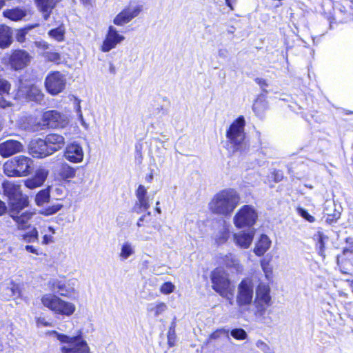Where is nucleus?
I'll return each mask as SVG.
<instances>
[{
	"mask_svg": "<svg viewBox=\"0 0 353 353\" xmlns=\"http://www.w3.org/2000/svg\"><path fill=\"white\" fill-rule=\"evenodd\" d=\"M225 333H227V332L223 329L217 330L216 331L210 334V338L212 339H216L219 338L221 334Z\"/></svg>",
	"mask_w": 353,
	"mask_h": 353,
	"instance_id": "obj_54",
	"label": "nucleus"
},
{
	"mask_svg": "<svg viewBox=\"0 0 353 353\" xmlns=\"http://www.w3.org/2000/svg\"><path fill=\"white\" fill-rule=\"evenodd\" d=\"M154 176L153 174L151 172L150 174L147 175L145 176L146 181L150 183L153 180Z\"/></svg>",
	"mask_w": 353,
	"mask_h": 353,
	"instance_id": "obj_63",
	"label": "nucleus"
},
{
	"mask_svg": "<svg viewBox=\"0 0 353 353\" xmlns=\"http://www.w3.org/2000/svg\"><path fill=\"white\" fill-rule=\"evenodd\" d=\"M10 83L5 80V79H0V94L3 95L4 94H8L10 90Z\"/></svg>",
	"mask_w": 353,
	"mask_h": 353,
	"instance_id": "obj_47",
	"label": "nucleus"
},
{
	"mask_svg": "<svg viewBox=\"0 0 353 353\" xmlns=\"http://www.w3.org/2000/svg\"><path fill=\"white\" fill-rule=\"evenodd\" d=\"M236 1V0H225V3L231 10H234L232 4L235 3Z\"/></svg>",
	"mask_w": 353,
	"mask_h": 353,
	"instance_id": "obj_62",
	"label": "nucleus"
},
{
	"mask_svg": "<svg viewBox=\"0 0 353 353\" xmlns=\"http://www.w3.org/2000/svg\"><path fill=\"white\" fill-rule=\"evenodd\" d=\"M135 252L134 246L130 241H125L121 245L119 257L121 260H126Z\"/></svg>",
	"mask_w": 353,
	"mask_h": 353,
	"instance_id": "obj_34",
	"label": "nucleus"
},
{
	"mask_svg": "<svg viewBox=\"0 0 353 353\" xmlns=\"http://www.w3.org/2000/svg\"><path fill=\"white\" fill-rule=\"evenodd\" d=\"M256 345L258 348H259L265 353H271L272 352L270 346L267 343L261 340L256 341Z\"/></svg>",
	"mask_w": 353,
	"mask_h": 353,
	"instance_id": "obj_50",
	"label": "nucleus"
},
{
	"mask_svg": "<svg viewBox=\"0 0 353 353\" xmlns=\"http://www.w3.org/2000/svg\"><path fill=\"white\" fill-rule=\"evenodd\" d=\"M28 200L27 196H22L16 199H11L8 201L9 214L12 215L19 214L21 210L28 206Z\"/></svg>",
	"mask_w": 353,
	"mask_h": 353,
	"instance_id": "obj_23",
	"label": "nucleus"
},
{
	"mask_svg": "<svg viewBox=\"0 0 353 353\" xmlns=\"http://www.w3.org/2000/svg\"><path fill=\"white\" fill-rule=\"evenodd\" d=\"M151 215V212H148L147 214H143L142 215L139 219H138V221L137 223V225L138 227H141L142 226V223L144 222V221H147L146 220V218L148 216H150Z\"/></svg>",
	"mask_w": 353,
	"mask_h": 353,
	"instance_id": "obj_55",
	"label": "nucleus"
},
{
	"mask_svg": "<svg viewBox=\"0 0 353 353\" xmlns=\"http://www.w3.org/2000/svg\"><path fill=\"white\" fill-rule=\"evenodd\" d=\"M50 190L46 188L40 190L35 196V203L38 206H42L50 201Z\"/></svg>",
	"mask_w": 353,
	"mask_h": 353,
	"instance_id": "obj_36",
	"label": "nucleus"
},
{
	"mask_svg": "<svg viewBox=\"0 0 353 353\" xmlns=\"http://www.w3.org/2000/svg\"><path fill=\"white\" fill-rule=\"evenodd\" d=\"M318 245L319 246L320 252H322L323 249L324 248V242H323V238L321 235L319 237V239L318 241Z\"/></svg>",
	"mask_w": 353,
	"mask_h": 353,
	"instance_id": "obj_60",
	"label": "nucleus"
},
{
	"mask_svg": "<svg viewBox=\"0 0 353 353\" xmlns=\"http://www.w3.org/2000/svg\"><path fill=\"white\" fill-rule=\"evenodd\" d=\"M43 121L49 128H63L68 124L69 119L67 115L52 110L43 113Z\"/></svg>",
	"mask_w": 353,
	"mask_h": 353,
	"instance_id": "obj_13",
	"label": "nucleus"
},
{
	"mask_svg": "<svg viewBox=\"0 0 353 353\" xmlns=\"http://www.w3.org/2000/svg\"><path fill=\"white\" fill-rule=\"evenodd\" d=\"M297 212L299 215H301L303 218L308 221L309 222H314L315 219L312 215L309 214V213L302 208H298Z\"/></svg>",
	"mask_w": 353,
	"mask_h": 353,
	"instance_id": "obj_49",
	"label": "nucleus"
},
{
	"mask_svg": "<svg viewBox=\"0 0 353 353\" xmlns=\"http://www.w3.org/2000/svg\"><path fill=\"white\" fill-rule=\"evenodd\" d=\"M65 190V187L61 185L52 188V192L57 196V199H60L61 197L64 196Z\"/></svg>",
	"mask_w": 353,
	"mask_h": 353,
	"instance_id": "obj_48",
	"label": "nucleus"
},
{
	"mask_svg": "<svg viewBox=\"0 0 353 353\" xmlns=\"http://www.w3.org/2000/svg\"><path fill=\"white\" fill-rule=\"evenodd\" d=\"M34 215V212L26 211L22 213L12 215L11 218L17 223L19 230H26L29 228L28 221Z\"/></svg>",
	"mask_w": 353,
	"mask_h": 353,
	"instance_id": "obj_26",
	"label": "nucleus"
},
{
	"mask_svg": "<svg viewBox=\"0 0 353 353\" xmlns=\"http://www.w3.org/2000/svg\"><path fill=\"white\" fill-rule=\"evenodd\" d=\"M84 157L82 146L76 141L69 143L64 151V157L68 161L78 163H81Z\"/></svg>",
	"mask_w": 353,
	"mask_h": 353,
	"instance_id": "obj_18",
	"label": "nucleus"
},
{
	"mask_svg": "<svg viewBox=\"0 0 353 353\" xmlns=\"http://www.w3.org/2000/svg\"><path fill=\"white\" fill-rule=\"evenodd\" d=\"M175 290V285L171 282H165L160 287V292L163 294H170Z\"/></svg>",
	"mask_w": 353,
	"mask_h": 353,
	"instance_id": "obj_43",
	"label": "nucleus"
},
{
	"mask_svg": "<svg viewBox=\"0 0 353 353\" xmlns=\"http://www.w3.org/2000/svg\"><path fill=\"white\" fill-rule=\"evenodd\" d=\"M41 233L43 234L41 241L42 245H48L54 242L53 234H55V230L52 227L43 228L41 230Z\"/></svg>",
	"mask_w": 353,
	"mask_h": 353,
	"instance_id": "obj_35",
	"label": "nucleus"
},
{
	"mask_svg": "<svg viewBox=\"0 0 353 353\" xmlns=\"http://www.w3.org/2000/svg\"><path fill=\"white\" fill-rule=\"evenodd\" d=\"M245 121L243 116L234 120L226 131V137L233 152L240 150L244 146Z\"/></svg>",
	"mask_w": 353,
	"mask_h": 353,
	"instance_id": "obj_8",
	"label": "nucleus"
},
{
	"mask_svg": "<svg viewBox=\"0 0 353 353\" xmlns=\"http://www.w3.org/2000/svg\"><path fill=\"white\" fill-rule=\"evenodd\" d=\"M58 340L64 345L61 347L62 353H89L90 347L81 332L76 336H68L55 332Z\"/></svg>",
	"mask_w": 353,
	"mask_h": 353,
	"instance_id": "obj_6",
	"label": "nucleus"
},
{
	"mask_svg": "<svg viewBox=\"0 0 353 353\" xmlns=\"http://www.w3.org/2000/svg\"><path fill=\"white\" fill-rule=\"evenodd\" d=\"M261 103H263L262 101L256 100L255 103L253 104L252 109L254 112H256V114L259 113V105Z\"/></svg>",
	"mask_w": 353,
	"mask_h": 353,
	"instance_id": "obj_58",
	"label": "nucleus"
},
{
	"mask_svg": "<svg viewBox=\"0 0 353 353\" xmlns=\"http://www.w3.org/2000/svg\"><path fill=\"white\" fill-rule=\"evenodd\" d=\"M221 260L222 263L232 271L241 272L243 270V266L240 263L239 260L232 254L224 255Z\"/></svg>",
	"mask_w": 353,
	"mask_h": 353,
	"instance_id": "obj_27",
	"label": "nucleus"
},
{
	"mask_svg": "<svg viewBox=\"0 0 353 353\" xmlns=\"http://www.w3.org/2000/svg\"><path fill=\"white\" fill-rule=\"evenodd\" d=\"M62 208V204L57 203L43 210L42 214L46 216L52 215L59 212Z\"/></svg>",
	"mask_w": 353,
	"mask_h": 353,
	"instance_id": "obj_42",
	"label": "nucleus"
},
{
	"mask_svg": "<svg viewBox=\"0 0 353 353\" xmlns=\"http://www.w3.org/2000/svg\"><path fill=\"white\" fill-rule=\"evenodd\" d=\"M254 235L253 230L241 231L234 234V241L237 246L241 248H248L252 242Z\"/></svg>",
	"mask_w": 353,
	"mask_h": 353,
	"instance_id": "obj_22",
	"label": "nucleus"
},
{
	"mask_svg": "<svg viewBox=\"0 0 353 353\" xmlns=\"http://www.w3.org/2000/svg\"><path fill=\"white\" fill-rule=\"evenodd\" d=\"M30 61L28 53L24 50L14 51L10 59V63L14 70H21L26 67Z\"/></svg>",
	"mask_w": 353,
	"mask_h": 353,
	"instance_id": "obj_20",
	"label": "nucleus"
},
{
	"mask_svg": "<svg viewBox=\"0 0 353 353\" xmlns=\"http://www.w3.org/2000/svg\"><path fill=\"white\" fill-rule=\"evenodd\" d=\"M60 0H37V5L39 9L43 12L46 20L50 16L52 10Z\"/></svg>",
	"mask_w": 353,
	"mask_h": 353,
	"instance_id": "obj_29",
	"label": "nucleus"
},
{
	"mask_svg": "<svg viewBox=\"0 0 353 353\" xmlns=\"http://www.w3.org/2000/svg\"><path fill=\"white\" fill-rule=\"evenodd\" d=\"M341 212L334 208V205L325 207L323 210V218L328 224H332L340 218Z\"/></svg>",
	"mask_w": 353,
	"mask_h": 353,
	"instance_id": "obj_32",
	"label": "nucleus"
},
{
	"mask_svg": "<svg viewBox=\"0 0 353 353\" xmlns=\"http://www.w3.org/2000/svg\"><path fill=\"white\" fill-rule=\"evenodd\" d=\"M22 240L26 243H34L39 241V232L37 230L34 228L31 231L23 234Z\"/></svg>",
	"mask_w": 353,
	"mask_h": 353,
	"instance_id": "obj_38",
	"label": "nucleus"
},
{
	"mask_svg": "<svg viewBox=\"0 0 353 353\" xmlns=\"http://www.w3.org/2000/svg\"><path fill=\"white\" fill-rule=\"evenodd\" d=\"M255 81L259 84L260 85L261 87L263 86H267V83L265 82V81L263 79H261V78H256L255 79Z\"/></svg>",
	"mask_w": 353,
	"mask_h": 353,
	"instance_id": "obj_61",
	"label": "nucleus"
},
{
	"mask_svg": "<svg viewBox=\"0 0 353 353\" xmlns=\"http://www.w3.org/2000/svg\"><path fill=\"white\" fill-rule=\"evenodd\" d=\"M13 41V32L11 28L0 25V48H9Z\"/></svg>",
	"mask_w": 353,
	"mask_h": 353,
	"instance_id": "obj_25",
	"label": "nucleus"
},
{
	"mask_svg": "<svg viewBox=\"0 0 353 353\" xmlns=\"http://www.w3.org/2000/svg\"><path fill=\"white\" fill-rule=\"evenodd\" d=\"M137 201L133 207V211L137 214L147 211L150 207V199L148 190L143 185H139L136 190Z\"/></svg>",
	"mask_w": 353,
	"mask_h": 353,
	"instance_id": "obj_17",
	"label": "nucleus"
},
{
	"mask_svg": "<svg viewBox=\"0 0 353 353\" xmlns=\"http://www.w3.org/2000/svg\"><path fill=\"white\" fill-rule=\"evenodd\" d=\"M25 250L28 252H30V253H32V254H34L36 255H40L41 254V252H39V249L36 248L33 245H27L25 246Z\"/></svg>",
	"mask_w": 353,
	"mask_h": 353,
	"instance_id": "obj_53",
	"label": "nucleus"
},
{
	"mask_svg": "<svg viewBox=\"0 0 353 353\" xmlns=\"http://www.w3.org/2000/svg\"><path fill=\"white\" fill-rule=\"evenodd\" d=\"M65 145L63 135L51 133L44 139H39L32 147V154L38 158H43L61 150Z\"/></svg>",
	"mask_w": 353,
	"mask_h": 353,
	"instance_id": "obj_3",
	"label": "nucleus"
},
{
	"mask_svg": "<svg viewBox=\"0 0 353 353\" xmlns=\"http://www.w3.org/2000/svg\"><path fill=\"white\" fill-rule=\"evenodd\" d=\"M273 175H274V181L276 182L281 181L283 178V173L279 171H274L273 173Z\"/></svg>",
	"mask_w": 353,
	"mask_h": 353,
	"instance_id": "obj_57",
	"label": "nucleus"
},
{
	"mask_svg": "<svg viewBox=\"0 0 353 353\" xmlns=\"http://www.w3.org/2000/svg\"><path fill=\"white\" fill-rule=\"evenodd\" d=\"M34 168V161L23 155L14 157L3 165L5 174L10 177H22L30 174Z\"/></svg>",
	"mask_w": 353,
	"mask_h": 353,
	"instance_id": "obj_4",
	"label": "nucleus"
},
{
	"mask_svg": "<svg viewBox=\"0 0 353 353\" xmlns=\"http://www.w3.org/2000/svg\"><path fill=\"white\" fill-rule=\"evenodd\" d=\"M230 231L229 225L225 223L222 228L214 234V240L218 244H223L229 239Z\"/></svg>",
	"mask_w": 353,
	"mask_h": 353,
	"instance_id": "obj_33",
	"label": "nucleus"
},
{
	"mask_svg": "<svg viewBox=\"0 0 353 353\" xmlns=\"http://www.w3.org/2000/svg\"><path fill=\"white\" fill-rule=\"evenodd\" d=\"M77 112L78 114L79 119L80 120L81 125L85 129H88V124L85 121V120H84V119L83 117V114H82V112H81V106H80L79 103H78L77 105Z\"/></svg>",
	"mask_w": 353,
	"mask_h": 353,
	"instance_id": "obj_51",
	"label": "nucleus"
},
{
	"mask_svg": "<svg viewBox=\"0 0 353 353\" xmlns=\"http://www.w3.org/2000/svg\"><path fill=\"white\" fill-rule=\"evenodd\" d=\"M76 281L72 280H54L52 281V289L62 296L72 297L75 293Z\"/></svg>",
	"mask_w": 353,
	"mask_h": 353,
	"instance_id": "obj_16",
	"label": "nucleus"
},
{
	"mask_svg": "<svg viewBox=\"0 0 353 353\" xmlns=\"http://www.w3.org/2000/svg\"><path fill=\"white\" fill-rule=\"evenodd\" d=\"M272 303L270 285L260 283L256 290V297L251 310L256 322L263 324H270L272 322V318L269 316L270 312L268 310Z\"/></svg>",
	"mask_w": 353,
	"mask_h": 353,
	"instance_id": "obj_1",
	"label": "nucleus"
},
{
	"mask_svg": "<svg viewBox=\"0 0 353 353\" xmlns=\"http://www.w3.org/2000/svg\"><path fill=\"white\" fill-rule=\"evenodd\" d=\"M35 45L37 47L40 48H43V49H48L49 48L48 43L44 41H36Z\"/></svg>",
	"mask_w": 353,
	"mask_h": 353,
	"instance_id": "obj_56",
	"label": "nucleus"
},
{
	"mask_svg": "<svg viewBox=\"0 0 353 353\" xmlns=\"http://www.w3.org/2000/svg\"><path fill=\"white\" fill-rule=\"evenodd\" d=\"M124 40L125 37L119 34L114 26H110L101 46V50L103 52H108Z\"/></svg>",
	"mask_w": 353,
	"mask_h": 353,
	"instance_id": "obj_14",
	"label": "nucleus"
},
{
	"mask_svg": "<svg viewBox=\"0 0 353 353\" xmlns=\"http://www.w3.org/2000/svg\"><path fill=\"white\" fill-rule=\"evenodd\" d=\"M3 15L12 21H17L23 19L27 15V12L22 8H14L4 10Z\"/></svg>",
	"mask_w": 353,
	"mask_h": 353,
	"instance_id": "obj_31",
	"label": "nucleus"
},
{
	"mask_svg": "<svg viewBox=\"0 0 353 353\" xmlns=\"http://www.w3.org/2000/svg\"><path fill=\"white\" fill-rule=\"evenodd\" d=\"M48 174V170L45 168H41L37 169L33 177L29 178L24 181L26 187L33 190L41 186L46 180Z\"/></svg>",
	"mask_w": 353,
	"mask_h": 353,
	"instance_id": "obj_21",
	"label": "nucleus"
},
{
	"mask_svg": "<svg viewBox=\"0 0 353 353\" xmlns=\"http://www.w3.org/2000/svg\"><path fill=\"white\" fill-rule=\"evenodd\" d=\"M2 190L3 194L8 198V201L23 196L21 186L10 181H4L2 183Z\"/></svg>",
	"mask_w": 353,
	"mask_h": 353,
	"instance_id": "obj_24",
	"label": "nucleus"
},
{
	"mask_svg": "<svg viewBox=\"0 0 353 353\" xmlns=\"http://www.w3.org/2000/svg\"><path fill=\"white\" fill-rule=\"evenodd\" d=\"M231 335L236 339L243 340L248 336L246 332L242 328H236L231 331Z\"/></svg>",
	"mask_w": 353,
	"mask_h": 353,
	"instance_id": "obj_44",
	"label": "nucleus"
},
{
	"mask_svg": "<svg viewBox=\"0 0 353 353\" xmlns=\"http://www.w3.org/2000/svg\"><path fill=\"white\" fill-rule=\"evenodd\" d=\"M48 34L51 37L54 38L58 41H61L63 40L64 30L61 27L51 30Z\"/></svg>",
	"mask_w": 353,
	"mask_h": 353,
	"instance_id": "obj_40",
	"label": "nucleus"
},
{
	"mask_svg": "<svg viewBox=\"0 0 353 353\" xmlns=\"http://www.w3.org/2000/svg\"><path fill=\"white\" fill-rule=\"evenodd\" d=\"M41 303L54 312L63 316H72L75 310L76 306L74 303L66 301L53 294H46L41 299Z\"/></svg>",
	"mask_w": 353,
	"mask_h": 353,
	"instance_id": "obj_5",
	"label": "nucleus"
},
{
	"mask_svg": "<svg viewBox=\"0 0 353 353\" xmlns=\"http://www.w3.org/2000/svg\"><path fill=\"white\" fill-rule=\"evenodd\" d=\"M43 56L46 59H47L49 61L52 62H59L60 61V54L58 52H46L43 54Z\"/></svg>",
	"mask_w": 353,
	"mask_h": 353,
	"instance_id": "obj_46",
	"label": "nucleus"
},
{
	"mask_svg": "<svg viewBox=\"0 0 353 353\" xmlns=\"http://www.w3.org/2000/svg\"><path fill=\"white\" fill-rule=\"evenodd\" d=\"M11 105L12 103L0 94V108L6 109Z\"/></svg>",
	"mask_w": 353,
	"mask_h": 353,
	"instance_id": "obj_52",
	"label": "nucleus"
},
{
	"mask_svg": "<svg viewBox=\"0 0 353 353\" xmlns=\"http://www.w3.org/2000/svg\"><path fill=\"white\" fill-rule=\"evenodd\" d=\"M7 211V207L4 202L0 200V216L4 214Z\"/></svg>",
	"mask_w": 353,
	"mask_h": 353,
	"instance_id": "obj_59",
	"label": "nucleus"
},
{
	"mask_svg": "<svg viewBox=\"0 0 353 353\" xmlns=\"http://www.w3.org/2000/svg\"><path fill=\"white\" fill-rule=\"evenodd\" d=\"M212 288L221 296L231 300L234 286L228 278V274L222 268H216L211 274Z\"/></svg>",
	"mask_w": 353,
	"mask_h": 353,
	"instance_id": "obj_7",
	"label": "nucleus"
},
{
	"mask_svg": "<svg viewBox=\"0 0 353 353\" xmlns=\"http://www.w3.org/2000/svg\"><path fill=\"white\" fill-rule=\"evenodd\" d=\"M17 96L19 99L33 101L39 103H41L44 99V94L40 88L35 85H27L21 81Z\"/></svg>",
	"mask_w": 353,
	"mask_h": 353,
	"instance_id": "obj_12",
	"label": "nucleus"
},
{
	"mask_svg": "<svg viewBox=\"0 0 353 353\" xmlns=\"http://www.w3.org/2000/svg\"><path fill=\"white\" fill-rule=\"evenodd\" d=\"M271 245V241L268 236L265 234H262L256 243V246L254 249V252L256 255L261 256L263 255L266 251L270 248Z\"/></svg>",
	"mask_w": 353,
	"mask_h": 353,
	"instance_id": "obj_30",
	"label": "nucleus"
},
{
	"mask_svg": "<svg viewBox=\"0 0 353 353\" xmlns=\"http://www.w3.org/2000/svg\"><path fill=\"white\" fill-rule=\"evenodd\" d=\"M240 202L239 193L232 188L217 192L209 203L210 210L214 214L230 216Z\"/></svg>",
	"mask_w": 353,
	"mask_h": 353,
	"instance_id": "obj_2",
	"label": "nucleus"
},
{
	"mask_svg": "<svg viewBox=\"0 0 353 353\" xmlns=\"http://www.w3.org/2000/svg\"><path fill=\"white\" fill-rule=\"evenodd\" d=\"M261 266L265 274L266 279L268 280H270L272 272V269L270 265V261L266 259L261 260Z\"/></svg>",
	"mask_w": 353,
	"mask_h": 353,
	"instance_id": "obj_41",
	"label": "nucleus"
},
{
	"mask_svg": "<svg viewBox=\"0 0 353 353\" xmlns=\"http://www.w3.org/2000/svg\"><path fill=\"white\" fill-rule=\"evenodd\" d=\"M175 326L176 324L174 322L172 323L170 329L168 332V343L170 346L174 345V341L176 339V334H175Z\"/></svg>",
	"mask_w": 353,
	"mask_h": 353,
	"instance_id": "obj_45",
	"label": "nucleus"
},
{
	"mask_svg": "<svg viewBox=\"0 0 353 353\" xmlns=\"http://www.w3.org/2000/svg\"><path fill=\"white\" fill-rule=\"evenodd\" d=\"M258 217L255 209L249 205H243L233 218L234 225L238 228L251 226L254 224Z\"/></svg>",
	"mask_w": 353,
	"mask_h": 353,
	"instance_id": "obj_10",
	"label": "nucleus"
},
{
	"mask_svg": "<svg viewBox=\"0 0 353 353\" xmlns=\"http://www.w3.org/2000/svg\"><path fill=\"white\" fill-rule=\"evenodd\" d=\"M24 147L23 144L16 140H8L0 143V154L3 157H8L16 153L23 152Z\"/></svg>",
	"mask_w": 353,
	"mask_h": 353,
	"instance_id": "obj_19",
	"label": "nucleus"
},
{
	"mask_svg": "<svg viewBox=\"0 0 353 353\" xmlns=\"http://www.w3.org/2000/svg\"><path fill=\"white\" fill-rule=\"evenodd\" d=\"M141 6H140L126 7L116 15L113 23L117 26H123L137 17L141 12Z\"/></svg>",
	"mask_w": 353,
	"mask_h": 353,
	"instance_id": "obj_15",
	"label": "nucleus"
},
{
	"mask_svg": "<svg viewBox=\"0 0 353 353\" xmlns=\"http://www.w3.org/2000/svg\"><path fill=\"white\" fill-rule=\"evenodd\" d=\"M59 174L63 179H72L75 176V170L66 163L61 165Z\"/></svg>",
	"mask_w": 353,
	"mask_h": 353,
	"instance_id": "obj_37",
	"label": "nucleus"
},
{
	"mask_svg": "<svg viewBox=\"0 0 353 353\" xmlns=\"http://www.w3.org/2000/svg\"><path fill=\"white\" fill-rule=\"evenodd\" d=\"M66 85V77L60 72L49 73L45 79V88L52 95H57L63 91Z\"/></svg>",
	"mask_w": 353,
	"mask_h": 353,
	"instance_id": "obj_11",
	"label": "nucleus"
},
{
	"mask_svg": "<svg viewBox=\"0 0 353 353\" xmlns=\"http://www.w3.org/2000/svg\"><path fill=\"white\" fill-rule=\"evenodd\" d=\"M10 290L12 292L13 295H15L18 292L17 287H15L14 285H12V288H10Z\"/></svg>",
	"mask_w": 353,
	"mask_h": 353,
	"instance_id": "obj_64",
	"label": "nucleus"
},
{
	"mask_svg": "<svg viewBox=\"0 0 353 353\" xmlns=\"http://www.w3.org/2000/svg\"><path fill=\"white\" fill-rule=\"evenodd\" d=\"M168 309L166 303L164 302L157 301L151 303L147 305V311L154 318H158L161 315H163Z\"/></svg>",
	"mask_w": 353,
	"mask_h": 353,
	"instance_id": "obj_28",
	"label": "nucleus"
},
{
	"mask_svg": "<svg viewBox=\"0 0 353 353\" xmlns=\"http://www.w3.org/2000/svg\"><path fill=\"white\" fill-rule=\"evenodd\" d=\"M254 286L250 279H243L238 285L236 303L240 307L241 313L251 312V303L253 300Z\"/></svg>",
	"mask_w": 353,
	"mask_h": 353,
	"instance_id": "obj_9",
	"label": "nucleus"
},
{
	"mask_svg": "<svg viewBox=\"0 0 353 353\" xmlns=\"http://www.w3.org/2000/svg\"><path fill=\"white\" fill-rule=\"evenodd\" d=\"M37 26H38L37 24L32 25V26H28L23 29L18 30L17 32V34H16L17 41L19 43H23L26 41V37L28 32L30 30L37 27Z\"/></svg>",
	"mask_w": 353,
	"mask_h": 353,
	"instance_id": "obj_39",
	"label": "nucleus"
}]
</instances>
